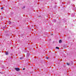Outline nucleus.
Masks as SVG:
<instances>
[{
    "mask_svg": "<svg viewBox=\"0 0 76 76\" xmlns=\"http://www.w3.org/2000/svg\"><path fill=\"white\" fill-rule=\"evenodd\" d=\"M15 69L16 70V71H19V70H20V69L19 68H15Z\"/></svg>",
    "mask_w": 76,
    "mask_h": 76,
    "instance_id": "nucleus-1",
    "label": "nucleus"
},
{
    "mask_svg": "<svg viewBox=\"0 0 76 76\" xmlns=\"http://www.w3.org/2000/svg\"><path fill=\"white\" fill-rule=\"evenodd\" d=\"M59 43H61V42H62V41H61V40H59Z\"/></svg>",
    "mask_w": 76,
    "mask_h": 76,
    "instance_id": "nucleus-2",
    "label": "nucleus"
},
{
    "mask_svg": "<svg viewBox=\"0 0 76 76\" xmlns=\"http://www.w3.org/2000/svg\"><path fill=\"white\" fill-rule=\"evenodd\" d=\"M9 53H8V52H6V55H8Z\"/></svg>",
    "mask_w": 76,
    "mask_h": 76,
    "instance_id": "nucleus-3",
    "label": "nucleus"
},
{
    "mask_svg": "<svg viewBox=\"0 0 76 76\" xmlns=\"http://www.w3.org/2000/svg\"><path fill=\"white\" fill-rule=\"evenodd\" d=\"M56 49H58H58H59V48L58 47H56Z\"/></svg>",
    "mask_w": 76,
    "mask_h": 76,
    "instance_id": "nucleus-4",
    "label": "nucleus"
},
{
    "mask_svg": "<svg viewBox=\"0 0 76 76\" xmlns=\"http://www.w3.org/2000/svg\"><path fill=\"white\" fill-rule=\"evenodd\" d=\"M66 64H67V65H68V66H69V65L70 64H69V63H67Z\"/></svg>",
    "mask_w": 76,
    "mask_h": 76,
    "instance_id": "nucleus-5",
    "label": "nucleus"
},
{
    "mask_svg": "<svg viewBox=\"0 0 76 76\" xmlns=\"http://www.w3.org/2000/svg\"><path fill=\"white\" fill-rule=\"evenodd\" d=\"M22 58H23V57L20 58V60H21L22 59Z\"/></svg>",
    "mask_w": 76,
    "mask_h": 76,
    "instance_id": "nucleus-6",
    "label": "nucleus"
},
{
    "mask_svg": "<svg viewBox=\"0 0 76 76\" xmlns=\"http://www.w3.org/2000/svg\"><path fill=\"white\" fill-rule=\"evenodd\" d=\"M1 9L2 10H3V7L1 8Z\"/></svg>",
    "mask_w": 76,
    "mask_h": 76,
    "instance_id": "nucleus-7",
    "label": "nucleus"
},
{
    "mask_svg": "<svg viewBox=\"0 0 76 76\" xmlns=\"http://www.w3.org/2000/svg\"><path fill=\"white\" fill-rule=\"evenodd\" d=\"M23 70H25V68H23Z\"/></svg>",
    "mask_w": 76,
    "mask_h": 76,
    "instance_id": "nucleus-8",
    "label": "nucleus"
},
{
    "mask_svg": "<svg viewBox=\"0 0 76 76\" xmlns=\"http://www.w3.org/2000/svg\"><path fill=\"white\" fill-rule=\"evenodd\" d=\"M48 58H49L48 57L47 58V59H48Z\"/></svg>",
    "mask_w": 76,
    "mask_h": 76,
    "instance_id": "nucleus-9",
    "label": "nucleus"
},
{
    "mask_svg": "<svg viewBox=\"0 0 76 76\" xmlns=\"http://www.w3.org/2000/svg\"><path fill=\"white\" fill-rule=\"evenodd\" d=\"M25 7H23V8H25Z\"/></svg>",
    "mask_w": 76,
    "mask_h": 76,
    "instance_id": "nucleus-10",
    "label": "nucleus"
}]
</instances>
